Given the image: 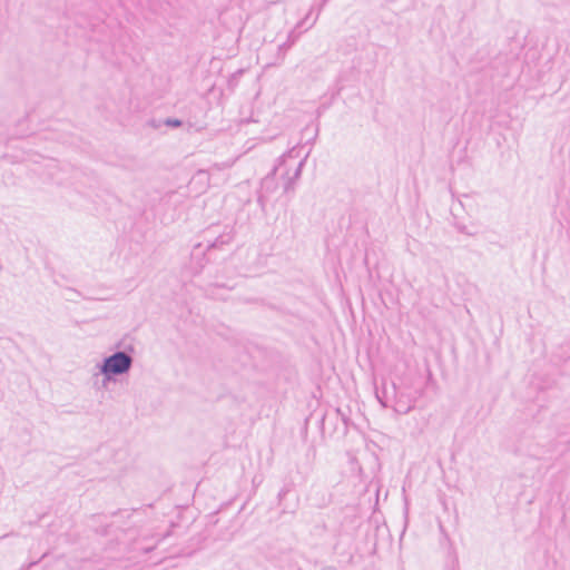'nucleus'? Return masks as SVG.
Returning a JSON list of instances; mask_svg holds the SVG:
<instances>
[{
    "instance_id": "nucleus-1",
    "label": "nucleus",
    "mask_w": 570,
    "mask_h": 570,
    "mask_svg": "<svg viewBox=\"0 0 570 570\" xmlns=\"http://www.w3.org/2000/svg\"><path fill=\"white\" fill-rule=\"evenodd\" d=\"M131 364V358L122 353H116L108 357L102 366V373L109 374H121L129 370Z\"/></svg>"
},
{
    "instance_id": "nucleus-2",
    "label": "nucleus",
    "mask_w": 570,
    "mask_h": 570,
    "mask_svg": "<svg viewBox=\"0 0 570 570\" xmlns=\"http://www.w3.org/2000/svg\"><path fill=\"white\" fill-rule=\"evenodd\" d=\"M169 124L173 125V126H179L180 121L179 120H175V121H169Z\"/></svg>"
}]
</instances>
